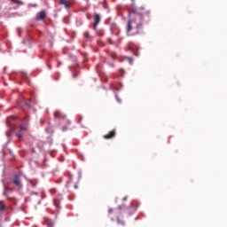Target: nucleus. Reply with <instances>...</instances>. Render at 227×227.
Listing matches in <instances>:
<instances>
[{
    "label": "nucleus",
    "instance_id": "obj_1",
    "mask_svg": "<svg viewBox=\"0 0 227 227\" xmlns=\"http://www.w3.org/2000/svg\"><path fill=\"white\" fill-rule=\"evenodd\" d=\"M129 20L127 26V35H130V31H132L133 27H137L139 29L143 24V13H139L136 10H132L129 12Z\"/></svg>",
    "mask_w": 227,
    "mask_h": 227
},
{
    "label": "nucleus",
    "instance_id": "obj_2",
    "mask_svg": "<svg viewBox=\"0 0 227 227\" xmlns=\"http://www.w3.org/2000/svg\"><path fill=\"white\" fill-rule=\"evenodd\" d=\"M110 217H112L111 214L116 215L117 224H121V226H125V221H123V217L121 216V207H119L118 209H109Z\"/></svg>",
    "mask_w": 227,
    "mask_h": 227
},
{
    "label": "nucleus",
    "instance_id": "obj_3",
    "mask_svg": "<svg viewBox=\"0 0 227 227\" xmlns=\"http://www.w3.org/2000/svg\"><path fill=\"white\" fill-rule=\"evenodd\" d=\"M21 176L22 173L19 172L18 174H15L11 180V184H12L18 191H20L23 187L22 180H20Z\"/></svg>",
    "mask_w": 227,
    "mask_h": 227
},
{
    "label": "nucleus",
    "instance_id": "obj_4",
    "mask_svg": "<svg viewBox=\"0 0 227 227\" xmlns=\"http://www.w3.org/2000/svg\"><path fill=\"white\" fill-rule=\"evenodd\" d=\"M116 137V130L113 129L112 131H109L106 135H104V139H113Z\"/></svg>",
    "mask_w": 227,
    "mask_h": 227
},
{
    "label": "nucleus",
    "instance_id": "obj_5",
    "mask_svg": "<svg viewBox=\"0 0 227 227\" xmlns=\"http://www.w3.org/2000/svg\"><path fill=\"white\" fill-rule=\"evenodd\" d=\"M54 118H56L57 120H65V118H67V115H65L60 111H56L54 113Z\"/></svg>",
    "mask_w": 227,
    "mask_h": 227
},
{
    "label": "nucleus",
    "instance_id": "obj_6",
    "mask_svg": "<svg viewBox=\"0 0 227 227\" xmlns=\"http://www.w3.org/2000/svg\"><path fill=\"white\" fill-rule=\"evenodd\" d=\"M27 184L29 187H36L38 185V179H27Z\"/></svg>",
    "mask_w": 227,
    "mask_h": 227
},
{
    "label": "nucleus",
    "instance_id": "obj_7",
    "mask_svg": "<svg viewBox=\"0 0 227 227\" xmlns=\"http://www.w3.org/2000/svg\"><path fill=\"white\" fill-rule=\"evenodd\" d=\"M45 17H46L45 12L42 11L37 14L36 19H37V20H43V19H45Z\"/></svg>",
    "mask_w": 227,
    "mask_h": 227
},
{
    "label": "nucleus",
    "instance_id": "obj_8",
    "mask_svg": "<svg viewBox=\"0 0 227 227\" xmlns=\"http://www.w3.org/2000/svg\"><path fill=\"white\" fill-rule=\"evenodd\" d=\"M59 4L65 6V8L70 7V2H68V0H59Z\"/></svg>",
    "mask_w": 227,
    "mask_h": 227
},
{
    "label": "nucleus",
    "instance_id": "obj_9",
    "mask_svg": "<svg viewBox=\"0 0 227 227\" xmlns=\"http://www.w3.org/2000/svg\"><path fill=\"white\" fill-rule=\"evenodd\" d=\"M99 23H100V15L95 14L94 29L95 27H97V26H98Z\"/></svg>",
    "mask_w": 227,
    "mask_h": 227
},
{
    "label": "nucleus",
    "instance_id": "obj_10",
    "mask_svg": "<svg viewBox=\"0 0 227 227\" xmlns=\"http://www.w3.org/2000/svg\"><path fill=\"white\" fill-rule=\"evenodd\" d=\"M53 205L57 208H59V206L61 205V200H59V199H54L53 200Z\"/></svg>",
    "mask_w": 227,
    "mask_h": 227
},
{
    "label": "nucleus",
    "instance_id": "obj_11",
    "mask_svg": "<svg viewBox=\"0 0 227 227\" xmlns=\"http://www.w3.org/2000/svg\"><path fill=\"white\" fill-rule=\"evenodd\" d=\"M6 210V204L4 201L0 200V212H4Z\"/></svg>",
    "mask_w": 227,
    "mask_h": 227
},
{
    "label": "nucleus",
    "instance_id": "obj_12",
    "mask_svg": "<svg viewBox=\"0 0 227 227\" xmlns=\"http://www.w3.org/2000/svg\"><path fill=\"white\" fill-rule=\"evenodd\" d=\"M129 210L131 212V214H134V212H136V210H137V207L136 206H134V204H130L129 205Z\"/></svg>",
    "mask_w": 227,
    "mask_h": 227
},
{
    "label": "nucleus",
    "instance_id": "obj_13",
    "mask_svg": "<svg viewBox=\"0 0 227 227\" xmlns=\"http://www.w3.org/2000/svg\"><path fill=\"white\" fill-rule=\"evenodd\" d=\"M12 2L14 3V4H19V5L24 4V3H22V1L20 0H12Z\"/></svg>",
    "mask_w": 227,
    "mask_h": 227
},
{
    "label": "nucleus",
    "instance_id": "obj_14",
    "mask_svg": "<svg viewBox=\"0 0 227 227\" xmlns=\"http://www.w3.org/2000/svg\"><path fill=\"white\" fill-rule=\"evenodd\" d=\"M4 196H5L9 201H13L14 200V198L8 197V193H6V192H4Z\"/></svg>",
    "mask_w": 227,
    "mask_h": 227
},
{
    "label": "nucleus",
    "instance_id": "obj_15",
    "mask_svg": "<svg viewBox=\"0 0 227 227\" xmlns=\"http://www.w3.org/2000/svg\"><path fill=\"white\" fill-rule=\"evenodd\" d=\"M48 227H54V223H49Z\"/></svg>",
    "mask_w": 227,
    "mask_h": 227
},
{
    "label": "nucleus",
    "instance_id": "obj_16",
    "mask_svg": "<svg viewBox=\"0 0 227 227\" xmlns=\"http://www.w3.org/2000/svg\"><path fill=\"white\" fill-rule=\"evenodd\" d=\"M128 61H129V63H130V65H132V59L131 58H129Z\"/></svg>",
    "mask_w": 227,
    "mask_h": 227
},
{
    "label": "nucleus",
    "instance_id": "obj_17",
    "mask_svg": "<svg viewBox=\"0 0 227 227\" xmlns=\"http://www.w3.org/2000/svg\"><path fill=\"white\" fill-rule=\"evenodd\" d=\"M20 130H26V127L21 126V127L20 128Z\"/></svg>",
    "mask_w": 227,
    "mask_h": 227
},
{
    "label": "nucleus",
    "instance_id": "obj_18",
    "mask_svg": "<svg viewBox=\"0 0 227 227\" xmlns=\"http://www.w3.org/2000/svg\"><path fill=\"white\" fill-rule=\"evenodd\" d=\"M17 137H19V138L22 137V134L18 133V134H17Z\"/></svg>",
    "mask_w": 227,
    "mask_h": 227
},
{
    "label": "nucleus",
    "instance_id": "obj_19",
    "mask_svg": "<svg viewBox=\"0 0 227 227\" xmlns=\"http://www.w3.org/2000/svg\"><path fill=\"white\" fill-rule=\"evenodd\" d=\"M21 74H23V77H26L27 75L26 72L22 71Z\"/></svg>",
    "mask_w": 227,
    "mask_h": 227
},
{
    "label": "nucleus",
    "instance_id": "obj_20",
    "mask_svg": "<svg viewBox=\"0 0 227 227\" xmlns=\"http://www.w3.org/2000/svg\"><path fill=\"white\" fill-rule=\"evenodd\" d=\"M51 192H56V189L53 188V189L51 190Z\"/></svg>",
    "mask_w": 227,
    "mask_h": 227
},
{
    "label": "nucleus",
    "instance_id": "obj_21",
    "mask_svg": "<svg viewBox=\"0 0 227 227\" xmlns=\"http://www.w3.org/2000/svg\"><path fill=\"white\" fill-rule=\"evenodd\" d=\"M5 191H11L12 192V189H10V188H5Z\"/></svg>",
    "mask_w": 227,
    "mask_h": 227
},
{
    "label": "nucleus",
    "instance_id": "obj_22",
    "mask_svg": "<svg viewBox=\"0 0 227 227\" xmlns=\"http://www.w3.org/2000/svg\"><path fill=\"white\" fill-rule=\"evenodd\" d=\"M82 121V117H80L79 123Z\"/></svg>",
    "mask_w": 227,
    "mask_h": 227
},
{
    "label": "nucleus",
    "instance_id": "obj_23",
    "mask_svg": "<svg viewBox=\"0 0 227 227\" xmlns=\"http://www.w3.org/2000/svg\"><path fill=\"white\" fill-rule=\"evenodd\" d=\"M135 56H139V53L138 52L135 53Z\"/></svg>",
    "mask_w": 227,
    "mask_h": 227
},
{
    "label": "nucleus",
    "instance_id": "obj_24",
    "mask_svg": "<svg viewBox=\"0 0 227 227\" xmlns=\"http://www.w3.org/2000/svg\"><path fill=\"white\" fill-rule=\"evenodd\" d=\"M77 188H78V186H77V184H75V185H74V189H77Z\"/></svg>",
    "mask_w": 227,
    "mask_h": 227
},
{
    "label": "nucleus",
    "instance_id": "obj_25",
    "mask_svg": "<svg viewBox=\"0 0 227 227\" xmlns=\"http://www.w3.org/2000/svg\"><path fill=\"white\" fill-rule=\"evenodd\" d=\"M127 200V197H125L124 199H123V201H125Z\"/></svg>",
    "mask_w": 227,
    "mask_h": 227
},
{
    "label": "nucleus",
    "instance_id": "obj_26",
    "mask_svg": "<svg viewBox=\"0 0 227 227\" xmlns=\"http://www.w3.org/2000/svg\"><path fill=\"white\" fill-rule=\"evenodd\" d=\"M73 77H75V74H74Z\"/></svg>",
    "mask_w": 227,
    "mask_h": 227
}]
</instances>
